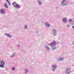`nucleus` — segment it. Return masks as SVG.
I'll list each match as a JSON object with an SVG mask.
<instances>
[{
  "mask_svg": "<svg viewBox=\"0 0 74 74\" xmlns=\"http://www.w3.org/2000/svg\"><path fill=\"white\" fill-rule=\"evenodd\" d=\"M50 45L51 47V49L52 50H55L56 49V48L55 47V46L56 45V42L55 41H53L50 44Z\"/></svg>",
  "mask_w": 74,
  "mask_h": 74,
  "instance_id": "1",
  "label": "nucleus"
},
{
  "mask_svg": "<svg viewBox=\"0 0 74 74\" xmlns=\"http://www.w3.org/2000/svg\"><path fill=\"white\" fill-rule=\"evenodd\" d=\"M12 4L13 6L14 7L16 8L17 9H19V8H20V7H21V5L17 4L15 2H13L12 3Z\"/></svg>",
  "mask_w": 74,
  "mask_h": 74,
  "instance_id": "2",
  "label": "nucleus"
},
{
  "mask_svg": "<svg viewBox=\"0 0 74 74\" xmlns=\"http://www.w3.org/2000/svg\"><path fill=\"white\" fill-rule=\"evenodd\" d=\"M67 4H68V2L67 1V0H63L62 2L61 3L62 5H66Z\"/></svg>",
  "mask_w": 74,
  "mask_h": 74,
  "instance_id": "3",
  "label": "nucleus"
},
{
  "mask_svg": "<svg viewBox=\"0 0 74 74\" xmlns=\"http://www.w3.org/2000/svg\"><path fill=\"white\" fill-rule=\"evenodd\" d=\"M52 34L54 36H55L57 35V33H56V30L55 29H53L52 30Z\"/></svg>",
  "mask_w": 74,
  "mask_h": 74,
  "instance_id": "4",
  "label": "nucleus"
},
{
  "mask_svg": "<svg viewBox=\"0 0 74 74\" xmlns=\"http://www.w3.org/2000/svg\"><path fill=\"white\" fill-rule=\"evenodd\" d=\"M51 67L52 68V71L53 72H54L55 71V69H56L57 66L55 65H52L51 66Z\"/></svg>",
  "mask_w": 74,
  "mask_h": 74,
  "instance_id": "5",
  "label": "nucleus"
},
{
  "mask_svg": "<svg viewBox=\"0 0 74 74\" xmlns=\"http://www.w3.org/2000/svg\"><path fill=\"white\" fill-rule=\"evenodd\" d=\"M0 12L1 14L2 15H4L5 14V11L4 9H3L2 8L0 10Z\"/></svg>",
  "mask_w": 74,
  "mask_h": 74,
  "instance_id": "6",
  "label": "nucleus"
},
{
  "mask_svg": "<svg viewBox=\"0 0 74 74\" xmlns=\"http://www.w3.org/2000/svg\"><path fill=\"white\" fill-rule=\"evenodd\" d=\"M71 71L70 69L67 68L66 70V73H67V74H69L70 73Z\"/></svg>",
  "mask_w": 74,
  "mask_h": 74,
  "instance_id": "7",
  "label": "nucleus"
},
{
  "mask_svg": "<svg viewBox=\"0 0 74 74\" xmlns=\"http://www.w3.org/2000/svg\"><path fill=\"white\" fill-rule=\"evenodd\" d=\"M62 22H63L64 23H67V20L66 18H63L62 19Z\"/></svg>",
  "mask_w": 74,
  "mask_h": 74,
  "instance_id": "8",
  "label": "nucleus"
},
{
  "mask_svg": "<svg viewBox=\"0 0 74 74\" xmlns=\"http://www.w3.org/2000/svg\"><path fill=\"white\" fill-rule=\"evenodd\" d=\"M37 2L38 3V5H42V1L41 0H37Z\"/></svg>",
  "mask_w": 74,
  "mask_h": 74,
  "instance_id": "9",
  "label": "nucleus"
},
{
  "mask_svg": "<svg viewBox=\"0 0 74 74\" xmlns=\"http://www.w3.org/2000/svg\"><path fill=\"white\" fill-rule=\"evenodd\" d=\"M45 48L46 49H47V51H49V50H50V49L49 47L47 46V45H46L45 46Z\"/></svg>",
  "mask_w": 74,
  "mask_h": 74,
  "instance_id": "10",
  "label": "nucleus"
},
{
  "mask_svg": "<svg viewBox=\"0 0 74 74\" xmlns=\"http://www.w3.org/2000/svg\"><path fill=\"white\" fill-rule=\"evenodd\" d=\"M3 63H1V64L0 65V67H2V68H4V65L5 64V62L4 61L3 62Z\"/></svg>",
  "mask_w": 74,
  "mask_h": 74,
  "instance_id": "11",
  "label": "nucleus"
},
{
  "mask_svg": "<svg viewBox=\"0 0 74 74\" xmlns=\"http://www.w3.org/2000/svg\"><path fill=\"white\" fill-rule=\"evenodd\" d=\"M45 25L46 27H49V26H50V25L49 24H48V23H45Z\"/></svg>",
  "mask_w": 74,
  "mask_h": 74,
  "instance_id": "12",
  "label": "nucleus"
},
{
  "mask_svg": "<svg viewBox=\"0 0 74 74\" xmlns=\"http://www.w3.org/2000/svg\"><path fill=\"white\" fill-rule=\"evenodd\" d=\"M5 35L7 37H9L10 38H11V36L10 34H5Z\"/></svg>",
  "mask_w": 74,
  "mask_h": 74,
  "instance_id": "13",
  "label": "nucleus"
},
{
  "mask_svg": "<svg viewBox=\"0 0 74 74\" xmlns=\"http://www.w3.org/2000/svg\"><path fill=\"white\" fill-rule=\"evenodd\" d=\"M4 5L5 7L6 8H8V6L7 5V3H5Z\"/></svg>",
  "mask_w": 74,
  "mask_h": 74,
  "instance_id": "14",
  "label": "nucleus"
},
{
  "mask_svg": "<svg viewBox=\"0 0 74 74\" xmlns=\"http://www.w3.org/2000/svg\"><path fill=\"white\" fill-rule=\"evenodd\" d=\"M15 56V52L12 55L10 56V58H13L14 56Z\"/></svg>",
  "mask_w": 74,
  "mask_h": 74,
  "instance_id": "15",
  "label": "nucleus"
},
{
  "mask_svg": "<svg viewBox=\"0 0 74 74\" xmlns=\"http://www.w3.org/2000/svg\"><path fill=\"white\" fill-rule=\"evenodd\" d=\"M28 72H29V70L28 69H25V73L26 74V73H27Z\"/></svg>",
  "mask_w": 74,
  "mask_h": 74,
  "instance_id": "16",
  "label": "nucleus"
},
{
  "mask_svg": "<svg viewBox=\"0 0 74 74\" xmlns=\"http://www.w3.org/2000/svg\"><path fill=\"white\" fill-rule=\"evenodd\" d=\"M24 28V29H27V25H25Z\"/></svg>",
  "mask_w": 74,
  "mask_h": 74,
  "instance_id": "17",
  "label": "nucleus"
},
{
  "mask_svg": "<svg viewBox=\"0 0 74 74\" xmlns=\"http://www.w3.org/2000/svg\"><path fill=\"white\" fill-rule=\"evenodd\" d=\"M63 60V58H62L60 57V61H62V60Z\"/></svg>",
  "mask_w": 74,
  "mask_h": 74,
  "instance_id": "18",
  "label": "nucleus"
},
{
  "mask_svg": "<svg viewBox=\"0 0 74 74\" xmlns=\"http://www.w3.org/2000/svg\"><path fill=\"white\" fill-rule=\"evenodd\" d=\"M68 21H69V22H71L72 21H73V20L72 19H70Z\"/></svg>",
  "mask_w": 74,
  "mask_h": 74,
  "instance_id": "19",
  "label": "nucleus"
},
{
  "mask_svg": "<svg viewBox=\"0 0 74 74\" xmlns=\"http://www.w3.org/2000/svg\"><path fill=\"white\" fill-rule=\"evenodd\" d=\"M60 57H58L57 58V60H58V61H60Z\"/></svg>",
  "mask_w": 74,
  "mask_h": 74,
  "instance_id": "20",
  "label": "nucleus"
},
{
  "mask_svg": "<svg viewBox=\"0 0 74 74\" xmlns=\"http://www.w3.org/2000/svg\"><path fill=\"white\" fill-rule=\"evenodd\" d=\"M70 24L71 25H73L74 24V22H71L70 23Z\"/></svg>",
  "mask_w": 74,
  "mask_h": 74,
  "instance_id": "21",
  "label": "nucleus"
},
{
  "mask_svg": "<svg viewBox=\"0 0 74 74\" xmlns=\"http://www.w3.org/2000/svg\"><path fill=\"white\" fill-rule=\"evenodd\" d=\"M4 61L2 60L1 61V60H0V64L1 63H3V62H4Z\"/></svg>",
  "mask_w": 74,
  "mask_h": 74,
  "instance_id": "22",
  "label": "nucleus"
},
{
  "mask_svg": "<svg viewBox=\"0 0 74 74\" xmlns=\"http://www.w3.org/2000/svg\"><path fill=\"white\" fill-rule=\"evenodd\" d=\"M15 70V67H14L13 69H12V71H14V70Z\"/></svg>",
  "mask_w": 74,
  "mask_h": 74,
  "instance_id": "23",
  "label": "nucleus"
},
{
  "mask_svg": "<svg viewBox=\"0 0 74 74\" xmlns=\"http://www.w3.org/2000/svg\"><path fill=\"white\" fill-rule=\"evenodd\" d=\"M17 47H21V46L19 45H17Z\"/></svg>",
  "mask_w": 74,
  "mask_h": 74,
  "instance_id": "24",
  "label": "nucleus"
},
{
  "mask_svg": "<svg viewBox=\"0 0 74 74\" xmlns=\"http://www.w3.org/2000/svg\"><path fill=\"white\" fill-rule=\"evenodd\" d=\"M8 4L9 5H11V3H10V2L9 1L8 2Z\"/></svg>",
  "mask_w": 74,
  "mask_h": 74,
  "instance_id": "25",
  "label": "nucleus"
},
{
  "mask_svg": "<svg viewBox=\"0 0 74 74\" xmlns=\"http://www.w3.org/2000/svg\"><path fill=\"white\" fill-rule=\"evenodd\" d=\"M67 27H70V26L69 25H66Z\"/></svg>",
  "mask_w": 74,
  "mask_h": 74,
  "instance_id": "26",
  "label": "nucleus"
},
{
  "mask_svg": "<svg viewBox=\"0 0 74 74\" xmlns=\"http://www.w3.org/2000/svg\"><path fill=\"white\" fill-rule=\"evenodd\" d=\"M6 1H7V2H8V1H8V0H5Z\"/></svg>",
  "mask_w": 74,
  "mask_h": 74,
  "instance_id": "27",
  "label": "nucleus"
},
{
  "mask_svg": "<svg viewBox=\"0 0 74 74\" xmlns=\"http://www.w3.org/2000/svg\"><path fill=\"white\" fill-rule=\"evenodd\" d=\"M72 27L73 29H74V26H72Z\"/></svg>",
  "mask_w": 74,
  "mask_h": 74,
  "instance_id": "28",
  "label": "nucleus"
},
{
  "mask_svg": "<svg viewBox=\"0 0 74 74\" xmlns=\"http://www.w3.org/2000/svg\"><path fill=\"white\" fill-rule=\"evenodd\" d=\"M73 45H74V42H73Z\"/></svg>",
  "mask_w": 74,
  "mask_h": 74,
  "instance_id": "29",
  "label": "nucleus"
},
{
  "mask_svg": "<svg viewBox=\"0 0 74 74\" xmlns=\"http://www.w3.org/2000/svg\"><path fill=\"white\" fill-rule=\"evenodd\" d=\"M6 70H7V69H5Z\"/></svg>",
  "mask_w": 74,
  "mask_h": 74,
  "instance_id": "30",
  "label": "nucleus"
},
{
  "mask_svg": "<svg viewBox=\"0 0 74 74\" xmlns=\"http://www.w3.org/2000/svg\"><path fill=\"white\" fill-rule=\"evenodd\" d=\"M38 34V36H39V35H40V34Z\"/></svg>",
  "mask_w": 74,
  "mask_h": 74,
  "instance_id": "31",
  "label": "nucleus"
}]
</instances>
